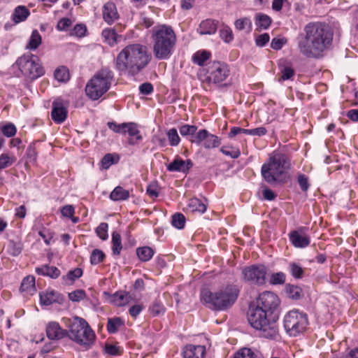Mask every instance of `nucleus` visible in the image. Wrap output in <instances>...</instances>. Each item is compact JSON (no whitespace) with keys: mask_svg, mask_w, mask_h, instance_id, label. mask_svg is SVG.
Segmentation results:
<instances>
[{"mask_svg":"<svg viewBox=\"0 0 358 358\" xmlns=\"http://www.w3.org/2000/svg\"><path fill=\"white\" fill-rule=\"evenodd\" d=\"M248 320L262 337L275 339L278 336V328L273 316L260 307L251 306L249 308Z\"/></svg>","mask_w":358,"mask_h":358,"instance_id":"nucleus-5","label":"nucleus"},{"mask_svg":"<svg viewBox=\"0 0 358 358\" xmlns=\"http://www.w3.org/2000/svg\"><path fill=\"white\" fill-rule=\"evenodd\" d=\"M35 287V278L28 275L24 278L20 285V290L22 292H31Z\"/></svg>","mask_w":358,"mask_h":358,"instance_id":"nucleus-42","label":"nucleus"},{"mask_svg":"<svg viewBox=\"0 0 358 358\" xmlns=\"http://www.w3.org/2000/svg\"><path fill=\"white\" fill-rule=\"evenodd\" d=\"M285 280V274L283 272H277L271 275L269 282L273 285H283Z\"/></svg>","mask_w":358,"mask_h":358,"instance_id":"nucleus-47","label":"nucleus"},{"mask_svg":"<svg viewBox=\"0 0 358 358\" xmlns=\"http://www.w3.org/2000/svg\"><path fill=\"white\" fill-rule=\"evenodd\" d=\"M283 322L286 331L291 336H296L304 332L308 324L307 315L295 310L287 313Z\"/></svg>","mask_w":358,"mask_h":358,"instance_id":"nucleus-11","label":"nucleus"},{"mask_svg":"<svg viewBox=\"0 0 358 358\" xmlns=\"http://www.w3.org/2000/svg\"><path fill=\"white\" fill-rule=\"evenodd\" d=\"M38 275L49 276L51 278H57L60 275V271L54 266L45 265L36 268Z\"/></svg>","mask_w":358,"mask_h":358,"instance_id":"nucleus-26","label":"nucleus"},{"mask_svg":"<svg viewBox=\"0 0 358 358\" xmlns=\"http://www.w3.org/2000/svg\"><path fill=\"white\" fill-rule=\"evenodd\" d=\"M0 131L6 137H12L15 135L17 129L12 123H7L0 127Z\"/></svg>","mask_w":358,"mask_h":358,"instance_id":"nucleus-51","label":"nucleus"},{"mask_svg":"<svg viewBox=\"0 0 358 358\" xmlns=\"http://www.w3.org/2000/svg\"><path fill=\"white\" fill-rule=\"evenodd\" d=\"M108 224L106 222H101L96 229L97 236L101 240H106L108 238Z\"/></svg>","mask_w":358,"mask_h":358,"instance_id":"nucleus-57","label":"nucleus"},{"mask_svg":"<svg viewBox=\"0 0 358 358\" xmlns=\"http://www.w3.org/2000/svg\"><path fill=\"white\" fill-rule=\"evenodd\" d=\"M54 76L57 80L62 83L67 82L70 78L69 69L64 66L58 67L55 70Z\"/></svg>","mask_w":358,"mask_h":358,"instance_id":"nucleus-36","label":"nucleus"},{"mask_svg":"<svg viewBox=\"0 0 358 358\" xmlns=\"http://www.w3.org/2000/svg\"><path fill=\"white\" fill-rule=\"evenodd\" d=\"M133 300L131 295L124 291H119L111 296V302L117 306H123Z\"/></svg>","mask_w":358,"mask_h":358,"instance_id":"nucleus-22","label":"nucleus"},{"mask_svg":"<svg viewBox=\"0 0 358 358\" xmlns=\"http://www.w3.org/2000/svg\"><path fill=\"white\" fill-rule=\"evenodd\" d=\"M127 133L129 135V143L130 145H135L142 139L140 131L138 129V125L134 122H129L127 126Z\"/></svg>","mask_w":358,"mask_h":358,"instance_id":"nucleus-24","label":"nucleus"},{"mask_svg":"<svg viewBox=\"0 0 358 358\" xmlns=\"http://www.w3.org/2000/svg\"><path fill=\"white\" fill-rule=\"evenodd\" d=\"M69 338L81 345H90L95 338V334L83 318L75 317L69 326Z\"/></svg>","mask_w":358,"mask_h":358,"instance_id":"nucleus-8","label":"nucleus"},{"mask_svg":"<svg viewBox=\"0 0 358 358\" xmlns=\"http://www.w3.org/2000/svg\"><path fill=\"white\" fill-rule=\"evenodd\" d=\"M151 55L146 46L133 43L125 46L115 60V69L120 75L134 76L141 71L150 62Z\"/></svg>","mask_w":358,"mask_h":358,"instance_id":"nucleus-2","label":"nucleus"},{"mask_svg":"<svg viewBox=\"0 0 358 358\" xmlns=\"http://www.w3.org/2000/svg\"><path fill=\"white\" fill-rule=\"evenodd\" d=\"M136 255L141 261L148 262L152 257L154 250L148 246L141 247L136 249Z\"/></svg>","mask_w":358,"mask_h":358,"instance_id":"nucleus-33","label":"nucleus"},{"mask_svg":"<svg viewBox=\"0 0 358 358\" xmlns=\"http://www.w3.org/2000/svg\"><path fill=\"white\" fill-rule=\"evenodd\" d=\"M42 43V38L40 35L38 30H34L31 33V37L29 38V41L26 46L27 49L34 50L38 48V47Z\"/></svg>","mask_w":358,"mask_h":358,"instance_id":"nucleus-34","label":"nucleus"},{"mask_svg":"<svg viewBox=\"0 0 358 358\" xmlns=\"http://www.w3.org/2000/svg\"><path fill=\"white\" fill-rule=\"evenodd\" d=\"M191 141L197 145H202L206 149L215 148L221 145V139L206 129L199 130Z\"/></svg>","mask_w":358,"mask_h":358,"instance_id":"nucleus-14","label":"nucleus"},{"mask_svg":"<svg viewBox=\"0 0 358 358\" xmlns=\"http://www.w3.org/2000/svg\"><path fill=\"white\" fill-rule=\"evenodd\" d=\"M217 28V22L215 20L207 19L200 23L197 31L201 35H210L216 32Z\"/></svg>","mask_w":358,"mask_h":358,"instance_id":"nucleus-23","label":"nucleus"},{"mask_svg":"<svg viewBox=\"0 0 358 358\" xmlns=\"http://www.w3.org/2000/svg\"><path fill=\"white\" fill-rule=\"evenodd\" d=\"M290 160L287 155L278 151L273 152L262 166V175L270 183H284L288 178L287 171L290 168Z\"/></svg>","mask_w":358,"mask_h":358,"instance_id":"nucleus-3","label":"nucleus"},{"mask_svg":"<svg viewBox=\"0 0 358 358\" xmlns=\"http://www.w3.org/2000/svg\"><path fill=\"white\" fill-rule=\"evenodd\" d=\"M221 38L226 43H229L234 39V35L231 29L228 26H224L220 31Z\"/></svg>","mask_w":358,"mask_h":358,"instance_id":"nucleus-48","label":"nucleus"},{"mask_svg":"<svg viewBox=\"0 0 358 358\" xmlns=\"http://www.w3.org/2000/svg\"><path fill=\"white\" fill-rule=\"evenodd\" d=\"M233 358H259V355L251 349L245 348L238 351Z\"/></svg>","mask_w":358,"mask_h":358,"instance_id":"nucleus-44","label":"nucleus"},{"mask_svg":"<svg viewBox=\"0 0 358 358\" xmlns=\"http://www.w3.org/2000/svg\"><path fill=\"white\" fill-rule=\"evenodd\" d=\"M185 220L186 219L183 214L177 213L173 215L171 224L174 227L178 229H183L185 227Z\"/></svg>","mask_w":358,"mask_h":358,"instance_id":"nucleus-46","label":"nucleus"},{"mask_svg":"<svg viewBox=\"0 0 358 358\" xmlns=\"http://www.w3.org/2000/svg\"><path fill=\"white\" fill-rule=\"evenodd\" d=\"M30 12L24 6H17L12 15V20L15 24L25 21L29 16Z\"/></svg>","mask_w":358,"mask_h":358,"instance_id":"nucleus-25","label":"nucleus"},{"mask_svg":"<svg viewBox=\"0 0 358 358\" xmlns=\"http://www.w3.org/2000/svg\"><path fill=\"white\" fill-rule=\"evenodd\" d=\"M119 157L115 159L113 155L106 154L101 159V164L103 169H108L112 164L117 163Z\"/></svg>","mask_w":358,"mask_h":358,"instance_id":"nucleus-53","label":"nucleus"},{"mask_svg":"<svg viewBox=\"0 0 358 358\" xmlns=\"http://www.w3.org/2000/svg\"><path fill=\"white\" fill-rule=\"evenodd\" d=\"M51 116L55 122L60 124L64 122L67 116V110L61 100H56L52 103Z\"/></svg>","mask_w":358,"mask_h":358,"instance_id":"nucleus-16","label":"nucleus"},{"mask_svg":"<svg viewBox=\"0 0 358 358\" xmlns=\"http://www.w3.org/2000/svg\"><path fill=\"white\" fill-rule=\"evenodd\" d=\"M150 310L153 316H158L163 315L165 313L166 308L162 302L155 301L150 308Z\"/></svg>","mask_w":358,"mask_h":358,"instance_id":"nucleus-50","label":"nucleus"},{"mask_svg":"<svg viewBox=\"0 0 358 358\" xmlns=\"http://www.w3.org/2000/svg\"><path fill=\"white\" fill-rule=\"evenodd\" d=\"M333 41V33L324 23L312 22L308 23L298 38L299 52L307 58L320 59L330 48Z\"/></svg>","mask_w":358,"mask_h":358,"instance_id":"nucleus-1","label":"nucleus"},{"mask_svg":"<svg viewBox=\"0 0 358 358\" xmlns=\"http://www.w3.org/2000/svg\"><path fill=\"white\" fill-rule=\"evenodd\" d=\"M16 161L13 154L3 153L0 155V171L10 166Z\"/></svg>","mask_w":358,"mask_h":358,"instance_id":"nucleus-39","label":"nucleus"},{"mask_svg":"<svg viewBox=\"0 0 358 358\" xmlns=\"http://www.w3.org/2000/svg\"><path fill=\"white\" fill-rule=\"evenodd\" d=\"M46 334L50 340H59L67 336L68 331L62 329L57 322H50L46 327Z\"/></svg>","mask_w":358,"mask_h":358,"instance_id":"nucleus-15","label":"nucleus"},{"mask_svg":"<svg viewBox=\"0 0 358 358\" xmlns=\"http://www.w3.org/2000/svg\"><path fill=\"white\" fill-rule=\"evenodd\" d=\"M285 290L288 297L292 299L297 300L302 296V289L298 286L288 284L286 285Z\"/></svg>","mask_w":358,"mask_h":358,"instance_id":"nucleus-37","label":"nucleus"},{"mask_svg":"<svg viewBox=\"0 0 358 358\" xmlns=\"http://www.w3.org/2000/svg\"><path fill=\"white\" fill-rule=\"evenodd\" d=\"M83 273V270L80 268H76L73 270L69 271L66 275L63 276L62 279L66 285H71L82 276Z\"/></svg>","mask_w":358,"mask_h":358,"instance_id":"nucleus-32","label":"nucleus"},{"mask_svg":"<svg viewBox=\"0 0 358 358\" xmlns=\"http://www.w3.org/2000/svg\"><path fill=\"white\" fill-rule=\"evenodd\" d=\"M220 152H222L224 155L229 156L232 159H236L241 155V152L238 148L230 145L222 146L220 148Z\"/></svg>","mask_w":358,"mask_h":358,"instance_id":"nucleus-45","label":"nucleus"},{"mask_svg":"<svg viewBox=\"0 0 358 358\" xmlns=\"http://www.w3.org/2000/svg\"><path fill=\"white\" fill-rule=\"evenodd\" d=\"M289 271L291 275L296 279H301L303 276L304 269L296 262L289 263Z\"/></svg>","mask_w":358,"mask_h":358,"instance_id":"nucleus-41","label":"nucleus"},{"mask_svg":"<svg viewBox=\"0 0 358 358\" xmlns=\"http://www.w3.org/2000/svg\"><path fill=\"white\" fill-rule=\"evenodd\" d=\"M166 134L169 141V144L171 146H177L179 144L180 138V136H178L176 129L173 128L169 129L167 131Z\"/></svg>","mask_w":358,"mask_h":358,"instance_id":"nucleus-49","label":"nucleus"},{"mask_svg":"<svg viewBox=\"0 0 358 358\" xmlns=\"http://www.w3.org/2000/svg\"><path fill=\"white\" fill-rule=\"evenodd\" d=\"M229 75L228 66L220 62H213L203 69L199 78L203 83L210 84H220L224 81Z\"/></svg>","mask_w":358,"mask_h":358,"instance_id":"nucleus-9","label":"nucleus"},{"mask_svg":"<svg viewBox=\"0 0 358 358\" xmlns=\"http://www.w3.org/2000/svg\"><path fill=\"white\" fill-rule=\"evenodd\" d=\"M101 36L104 38V41L111 47L117 43L118 38L120 37L116 34L115 31L111 28L103 29Z\"/></svg>","mask_w":358,"mask_h":358,"instance_id":"nucleus-28","label":"nucleus"},{"mask_svg":"<svg viewBox=\"0 0 358 358\" xmlns=\"http://www.w3.org/2000/svg\"><path fill=\"white\" fill-rule=\"evenodd\" d=\"M143 308L144 307L142 304H136V305L132 306L129 308V313L132 317L136 318L140 314V313L142 311Z\"/></svg>","mask_w":358,"mask_h":358,"instance_id":"nucleus-64","label":"nucleus"},{"mask_svg":"<svg viewBox=\"0 0 358 358\" xmlns=\"http://www.w3.org/2000/svg\"><path fill=\"white\" fill-rule=\"evenodd\" d=\"M210 52L206 50L197 51L192 56V62L199 66H203L204 63L210 58Z\"/></svg>","mask_w":358,"mask_h":358,"instance_id":"nucleus-35","label":"nucleus"},{"mask_svg":"<svg viewBox=\"0 0 358 358\" xmlns=\"http://www.w3.org/2000/svg\"><path fill=\"white\" fill-rule=\"evenodd\" d=\"M124 324V322L120 317L108 319L107 324V330L110 334L116 333L118 328Z\"/></svg>","mask_w":358,"mask_h":358,"instance_id":"nucleus-40","label":"nucleus"},{"mask_svg":"<svg viewBox=\"0 0 358 358\" xmlns=\"http://www.w3.org/2000/svg\"><path fill=\"white\" fill-rule=\"evenodd\" d=\"M61 213L64 217H72L75 213V209L72 205H66L62 207Z\"/></svg>","mask_w":358,"mask_h":358,"instance_id":"nucleus-63","label":"nucleus"},{"mask_svg":"<svg viewBox=\"0 0 358 358\" xmlns=\"http://www.w3.org/2000/svg\"><path fill=\"white\" fill-rule=\"evenodd\" d=\"M15 64L21 73L26 77L34 80L45 73L39 58L33 54H25L19 57Z\"/></svg>","mask_w":358,"mask_h":358,"instance_id":"nucleus-10","label":"nucleus"},{"mask_svg":"<svg viewBox=\"0 0 358 358\" xmlns=\"http://www.w3.org/2000/svg\"><path fill=\"white\" fill-rule=\"evenodd\" d=\"M193 166V163L190 159L186 161L180 157L176 158L173 162L167 166L169 171H179L185 173L188 171Z\"/></svg>","mask_w":358,"mask_h":358,"instance_id":"nucleus-19","label":"nucleus"},{"mask_svg":"<svg viewBox=\"0 0 358 358\" xmlns=\"http://www.w3.org/2000/svg\"><path fill=\"white\" fill-rule=\"evenodd\" d=\"M206 348L203 345H187L183 350L184 358H204Z\"/></svg>","mask_w":358,"mask_h":358,"instance_id":"nucleus-20","label":"nucleus"},{"mask_svg":"<svg viewBox=\"0 0 358 358\" xmlns=\"http://www.w3.org/2000/svg\"><path fill=\"white\" fill-rule=\"evenodd\" d=\"M234 27L238 31H244L246 33H250L252 31V24L249 17H245L237 19L234 22Z\"/></svg>","mask_w":358,"mask_h":358,"instance_id":"nucleus-29","label":"nucleus"},{"mask_svg":"<svg viewBox=\"0 0 358 358\" xmlns=\"http://www.w3.org/2000/svg\"><path fill=\"white\" fill-rule=\"evenodd\" d=\"M87 31V28L84 24H76L74 28L71 30L70 35L75 36L78 37H82L85 36V32Z\"/></svg>","mask_w":358,"mask_h":358,"instance_id":"nucleus-58","label":"nucleus"},{"mask_svg":"<svg viewBox=\"0 0 358 358\" xmlns=\"http://www.w3.org/2000/svg\"><path fill=\"white\" fill-rule=\"evenodd\" d=\"M119 17L116 6L114 3L107 2L103 8V18L109 24H113Z\"/></svg>","mask_w":358,"mask_h":358,"instance_id":"nucleus-18","label":"nucleus"},{"mask_svg":"<svg viewBox=\"0 0 358 358\" xmlns=\"http://www.w3.org/2000/svg\"><path fill=\"white\" fill-rule=\"evenodd\" d=\"M129 197V192L120 186L116 187L110 194V198L113 201L126 200Z\"/></svg>","mask_w":358,"mask_h":358,"instance_id":"nucleus-31","label":"nucleus"},{"mask_svg":"<svg viewBox=\"0 0 358 358\" xmlns=\"http://www.w3.org/2000/svg\"><path fill=\"white\" fill-rule=\"evenodd\" d=\"M112 250L115 255H119L122 248L121 236L119 233L114 231L112 234Z\"/></svg>","mask_w":358,"mask_h":358,"instance_id":"nucleus-38","label":"nucleus"},{"mask_svg":"<svg viewBox=\"0 0 358 358\" xmlns=\"http://www.w3.org/2000/svg\"><path fill=\"white\" fill-rule=\"evenodd\" d=\"M22 250V245L20 242H15L14 241H10L8 246H7V250L8 252L13 256H17L19 255Z\"/></svg>","mask_w":358,"mask_h":358,"instance_id":"nucleus-43","label":"nucleus"},{"mask_svg":"<svg viewBox=\"0 0 358 358\" xmlns=\"http://www.w3.org/2000/svg\"><path fill=\"white\" fill-rule=\"evenodd\" d=\"M85 296V291L77 289L69 294V298L72 301H80Z\"/></svg>","mask_w":358,"mask_h":358,"instance_id":"nucleus-60","label":"nucleus"},{"mask_svg":"<svg viewBox=\"0 0 358 358\" xmlns=\"http://www.w3.org/2000/svg\"><path fill=\"white\" fill-rule=\"evenodd\" d=\"M61 299V294L52 289H48L40 293L41 303L44 306H49L53 303L59 302Z\"/></svg>","mask_w":358,"mask_h":358,"instance_id":"nucleus-21","label":"nucleus"},{"mask_svg":"<svg viewBox=\"0 0 358 358\" xmlns=\"http://www.w3.org/2000/svg\"><path fill=\"white\" fill-rule=\"evenodd\" d=\"M105 258V254L103 251L99 249H94L90 257V262L92 264H98L103 261Z\"/></svg>","mask_w":358,"mask_h":358,"instance_id":"nucleus-52","label":"nucleus"},{"mask_svg":"<svg viewBox=\"0 0 358 358\" xmlns=\"http://www.w3.org/2000/svg\"><path fill=\"white\" fill-rule=\"evenodd\" d=\"M267 268L263 264L245 266L241 271L242 280L249 285H264L266 282Z\"/></svg>","mask_w":358,"mask_h":358,"instance_id":"nucleus-12","label":"nucleus"},{"mask_svg":"<svg viewBox=\"0 0 358 358\" xmlns=\"http://www.w3.org/2000/svg\"><path fill=\"white\" fill-rule=\"evenodd\" d=\"M294 75V69L290 66H285L280 71V77L278 78L280 82L291 79Z\"/></svg>","mask_w":358,"mask_h":358,"instance_id":"nucleus-55","label":"nucleus"},{"mask_svg":"<svg viewBox=\"0 0 358 358\" xmlns=\"http://www.w3.org/2000/svg\"><path fill=\"white\" fill-rule=\"evenodd\" d=\"M152 51L157 59H168L173 53L177 38L171 27L166 24L155 27L152 30Z\"/></svg>","mask_w":358,"mask_h":358,"instance_id":"nucleus-4","label":"nucleus"},{"mask_svg":"<svg viewBox=\"0 0 358 358\" xmlns=\"http://www.w3.org/2000/svg\"><path fill=\"white\" fill-rule=\"evenodd\" d=\"M240 289L236 285H228L217 292L203 290L201 299L211 309L225 310L233 306L239 295Z\"/></svg>","mask_w":358,"mask_h":358,"instance_id":"nucleus-6","label":"nucleus"},{"mask_svg":"<svg viewBox=\"0 0 358 358\" xmlns=\"http://www.w3.org/2000/svg\"><path fill=\"white\" fill-rule=\"evenodd\" d=\"M197 127L194 125L184 124L179 127V131L182 136L196 135Z\"/></svg>","mask_w":358,"mask_h":358,"instance_id":"nucleus-54","label":"nucleus"},{"mask_svg":"<svg viewBox=\"0 0 358 358\" xmlns=\"http://www.w3.org/2000/svg\"><path fill=\"white\" fill-rule=\"evenodd\" d=\"M108 126L110 129L115 133L125 134L127 133V123L117 124L116 122H108Z\"/></svg>","mask_w":358,"mask_h":358,"instance_id":"nucleus-56","label":"nucleus"},{"mask_svg":"<svg viewBox=\"0 0 358 358\" xmlns=\"http://www.w3.org/2000/svg\"><path fill=\"white\" fill-rule=\"evenodd\" d=\"M271 23V19L267 15L264 13H257L255 15V24L257 29H266L269 27Z\"/></svg>","mask_w":358,"mask_h":358,"instance_id":"nucleus-30","label":"nucleus"},{"mask_svg":"<svg viewBox=\"0 0 358 358\" xmlns=\"http://www.w3.org/2000/svg\"><path fill=\"white\" fill-rule=\"evenodd\" d=\"M71 24L72 22L70 19L64 17L58 22L57 29L59 31H64L70 27Z\"/></svg>","mask_w":358,"mask_h":358,"instance_id":"nucleus-61","label":"nucleus"},{"mask_svg":"<svg viewBox=\"0 0 358 358\" xmlns=\"http://www.w3.org/2000/svg\"><path fill=\"white\" fill-rule=\"evenodd\" d=\"M289 240L296 248H306L310 243V238L308 235L302 234L299 231H292L289 234Z\"/></svg>","mask_w":358,"mask_h":358,"instance_id":"nucleus-17","label":"nucleus"},{"mask_svg":"<svg viewBox=\"0 0 358 358\" xmlns=\"http://www.w3.org/2000/svg\"><path fill=\"white\" fill-rule=\"evenodd\" d=\"M298 183L303 192L308 191L310 183L308 182V178L306 175L301 173L298 176Z\"/></svg>","mask_w":358,"mask_h":358,"instance_id":"nucleus-59","label":"nucleus"},{"mask_svg":"<svg viewBox=\"0 0 358 358\" xmlns=\"http://www.w3.org/2000/svg\"><path fill=\"white\" fill-rule=\"evenodd\" d=\"M113 79L112 71L101 69L87 83L85 87L87 96L92 100H98L109 90Z\"/></svg>","mask_w":358,"mask_h":358,"instance_id":"nucleus-7","label":"nucleus"},{"mask_svg":"<svg viewBox=\"0 0 358 358\" xmlns=\"http://www.w3.org/2000/svg\"><path fill=\"white\" fill-rule=\"evenodd\" d=\"M269 35L267 33H264L257 36L255 43L257 46L263 47L269 41Z\"/></svg>","mask_w":358,"mask_h":358,"instance_id":"nucleus-62","label":"nucleus"},{"mask_svg":"<svg viewBox=\"0 0 358 358\" xmlns=\"http://www.w3.org/2000/svg\"><path fill=\"white\" fill-rule=\"evenodd\" d=\"M279 298L275 293L265 291L259 294L255 306L273 315V311L279 306Z\"/></svg>","mask_w":358,"mask_h":358,"instance_id":"nucleus-13","label":"nucleus"},{"mask_svg":"<svg viewBox=\"0 0 358 358\" xmlns=\"http://www.w3.org/2000/svg\"><path fill=\"white\" fill-rule=\"evenodd\" d=\"M206 208V205L197 198L189 199L187 206V210L192 213H203Z\"/></svg>","mask_w":358,"mask_h":358,"instance_id":"nucleus-27","label":"nucleus"}]
</instances>
